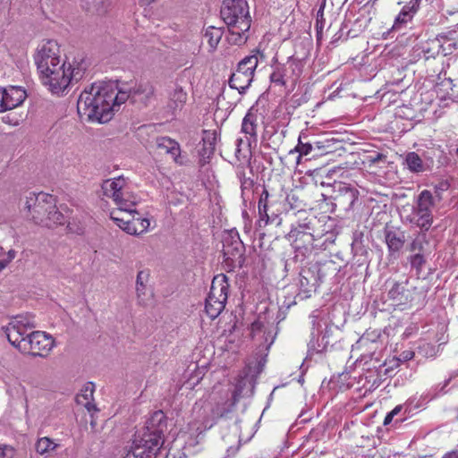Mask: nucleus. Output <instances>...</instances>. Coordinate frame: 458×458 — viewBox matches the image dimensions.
Returning <instances> with one entry per match:
<instances>
[{
  "label": "nucleus",
  "instance_id": "obj_10",
  "mask_svg": "<svg viewBox=\"0 0 458 458\" xmlns=\"http://www.w3.org/2000/svg\"><path fill=\"white\" fill-rule=\"evenodd\" d=\"M387 290V300L391 305L400 310H404L411 307L414 300L415 287L409 284L406 278L402 281L388 279L386 282Z\"/></svg>",
  "mask_w": 458,
  "mask_h": 458
},
{
  "label": "nucleus",
  "instance_id": "obj_11",
  "mask_svg": "<svg viewBox=\"0 0 458 458\" xmlns=\"http://www.w3.org/2000/svg\"><path fill=\"white\" fill-rule=\"evenodd\" d=\"M36 327V324L30 318L25 316H17L12 319L7 326L3 327L2 330L6 335L9 343L21 351V344L26 343L27 336Z\"/></svg>",
  "mask_w": 458,
  "mask_h": 458
},
{
  "label": "nucleus",
  "instance_id": "obj_5",
  "mask_svg": "<svg viewBox=\"0 0 458 458\" xmlns=\"http://www.w3.org/2000/svg\"><path fill=\"white\" fill-rule=\"evenodd\" d=\"M88 69L84 55H78L71 61L69 58L49 68L48 72L39 74L42 83L53 94H61L70 86L80 81Z\"/></svg>",
  "mask_w": 458,
  "mask_h": 458
},
{
  "label": "nucleus",
  "instance_id": "obj_49",
  "mask_svg": "<svg viewBox=\"0 0 458 458\" xmlns=\"http://www.w3.org/2000/svg\"><path fill=\"white\" fill-rule=\"evenodd\" d=\"M7 266L6 261L0 259V272Z\"/></svg>",
  "mask_w": 458,
  "mask_h": 458
},
{
  "label": "nucleus",
  "instance_id": "obj_25",
  "mask_svg": "<svg viewBox=\"0 0 458 458\" xmlns=\"http://www.w3.org/2000/svg\"><path fill=\"white\" fill-rule=\"evenodd\" d=\"M410 222L416 225L421 230L427 232L433 223V214L413 207L412 213L410 216Z\"/></svg>",
  "mask_w": 458,
  "mask_h": 458
},
{
  "label": "nucleus",
  "instance_id": "obj_6",
  "mask_svg": "<svg viewBox=\"0 0 458 458\" xmlns=\"http://www.w3.org/2000/svg\"><path fill=\"white\" fill-rule=\"evenodd\" d=\"M220 14L228 28V42L237 46L243 45L249 38L251 25L247 1L224 0Z\"/></svg>",
  "mask_w": 458,
  "mask_h": 458
},
{
  "label": "nucleus",
  "instance_id": "obj_39",
  "mask_svg": "<svg viewBox=\"0 0 458 458\" xmlns=\"http://www.w3.org/2000/svg\"><path fill=\"white\" fill-rule=\"evenodd\" d=\"M400 365L401 362L400 360L397 359V357H393L391 359L386 360L382 365V367L385 368L383 374L385 376H390L394 369L400 367Z\"/></svg>",
  "mask_w": 458,
  "mask_h": 458
},
{
  "label": "nucleus",
  "instance_id": "obj_37",
  "mask_svg": "<svg viewBox=\"0 0 458 458\" xmlns=\"http://www.w3.org/2000/svg\"><path fill=\"white\" fill-rule=\"evenodd\" d=\"M405 163L411 172L420 173L423 171V162L420 156L415 152H410L407 154Z\"/></svg>",
  "mask_w": 458,
  "mask_h": 458
},
{
  "label": "nucleus",
  "instance_id": "obj_3",
  "mask_svg": "<svg viewBox=\"0 0 458 458\" xmlns=\"http://www.w3.org/2000/svg\"><path fill=\"white\" fill-rule=\"evenodd\" d=\"M167 417L161 410L153 411L145 422L142 431L135 435L131 454L134 458H157L165 442Z\"/></svg>",
  "mask_w": 458,
  "mask_h": 458
},
{
  "label": "nucleus",
  "instance_id": "obj_23",
  "mask_svg": "<svg viewBox=\"0 0 458 458\" xmlns=\"http://www.w3.org/2000/svg\"><path fill=\"white\" fill-rule=\"evenodd\" d=\"M420 0H411L409 3H407L396 16L393 29L397 30L402 25L406 24L408 21H411L420 8Z\"/></svg>",
  "mask_w": 458,
  "mask_h": 458
},
{
  "label": "nucleus",
  "instance_id": "obj_2",
  "mask_svg": "<svg viewBox=\"0 0 458 458\" xmlns=\"http://www.w3.org/2000/svg\"><path fill=\"white\" fill-rule=\"evenodd\" d=\"M242 379L236 385L231 383L216 385L210 394L209 400L206 402H196L192 408V414L200 423L198 430L211 428L219 419L226 417L231 413L242 392Z\"/></svg>",
  "mask_w": 458,
  "mask_h": 458
},
{
  "label": "nucleus",
  "instance_id": "obj_31",
  "mask_svg": "<svg viewBox=\"0 0 458 458\" xmlns=\"http://www.w3.org/2000/svg\"><path fill=\"white\" fill-rule=\"evenodd\" d=\"M66 222L64 216L56 208L55 200L54 201V208H50L47 213V217L44 220L43 226L53 227L59 225H64Z\"/></svg>",
  "mask_w": 458,
  "mask_h": 458
},
{
  "label": "nucleus",
  "instance_id": "obj_40",
  "mask_svg": "<svg viewBox=\"0 0 458 458\" xmlns=\"http://www.w3.org/2000/svg\"><path fill=\"white\" fill-rule=\"evenodd\" d=\"M253 185H254V182L250 177L242 176L241 178V190H242V196L243 199L249 198V193L251 192Z\"/></svg>",
  "mask_w": 458,
  "mask_h": 458
},
{
  "label": "nucleus",
  "instance_id": "obj_22",
  "mask_svg": "<svg viewBox=\"0 0 458 458\" xmlns=\"http://www.w3.org/2000/svg\"><path fill=\"white\" fill-rule=\"evenodd\" d=\"M94 392L95 385L92 382H88L84 385L81 393L76 395V403L84 406L89 412L98 411L96 404L92 403Z\"/></svg>",
  "mask_w": 458,
  "mask_h": 458
},
{
  "label": "nucleus",
  "instance_id": "obj_26",
  "mask_svg": "<svg viewBox=\"0 0 458 458\" xmlns=\"http://www.w3.org/2000/svg\"><path fill=\"white\" fill-rule=\"evenodd\" d=\"M186 100L187 93L182 89V87H176L170 94L169 100L167 102V108L172 113H175L183 107Z\"/></svg>",
  "mask_w": 458,
  "mask_h": 458
},
{
  "label": "nucleus",
  "instance_id": "obj_24",
  "mask_svg": "<svg viewBox=\"0 0 458 458\" xmlns=\"http://www.w3.org/2000/svg\"><path fill=\"white\" fill-rule=\"evenodd\" d=\"M217 140V134L216 131L204 130L202 132L201 148L199 149V154L202 158H209L214 154L215 147Z\"/></svg>",
  "mask_w": 458,
  "mask_h": 458
},
{
  "label": "nucleus",
  "instance_id": "obj_48",
  "mask_svg": "<svg viewBox=\"0 0 458 458\" xmlns=\"http://www.w3.org/2000/svg\"><path fill=\"white\" fill-rule=\"evenodd\" d=\"M402 410V406H396L395 408H394L390 413H393V416L394 417L396 414H398L400 412V411Z\"/></svg>",
  "mask_w": 458,
  "mask_h": 458
},
{
  "label": "nucleus",
  "instance_id": "obj_41",
  "mask_svg": "<svg viewBox=\"0 0 458 458\" xmlns=\"http://www.w3.org/2000/svg\"><path fill=\"white\" fill-rule=\"evenodd\" d=\"M312 147H313V157L324 155L329 152L328 148L329 146L326 144V142L321 140H313L312 141Z\"/></svg>",
  "mask_w": 458,
  "mask_h": 458
},
{
  "label": "nucleus",
  "instance_id": "obj_42",
  "mask_svg": "<svg viewBox=\"0 0 458 458\" xmlns=\"http://www.w3.org/2000/svg\"><path fill=\"white\" fill-rule=\"evenodd\" d=\"M386 156L383 153H376L368 157V162L369 165L377 164L378 162H386Z\"/></svg>",
  "mask_w": 458,
  "mask_h": 458
},
{
  "label": "nucleus",
  "instance_id": "obj_43",
  "mask_svg": "<svg viewBox=\"0 0 458 458\" xmlns=\"http://www.w3.org/2000/svg\"><path fill=\"white\" fill-rule=\"evenodd\" d=\"M414 356H415V353L413 351L405 350L400 353V355H399V357H397V359L400 360L401 363H403V362L412 360L414 358Z\"/></svg>",
  "mask_w": 458,
  "mask_h": 458
},
{
  "label": "nucleus",
  "instance_id": "obj_28",
  "mask_svg": "<svg viewBox=\"0 0 458 458\" xmlns=\"http://www.w3.org/2000/svg\"><path fill=\"white\" fill-rule=\"evenodd\" d=\"M150 225V221L148 218L131 217L130 225L126 228V233L131 235H140L148 231Z\"/></svg>",
  "mask_w": 458,
  "mask_h": 458
},
{
  "label": "nucleus",
  "instance_id": "obj_34",
  "mask_svg": "<svg viewBox=\"0 0 458 458\" xmlns=\"http://www.w3.org/2000/svg\"><path fill=\"white\" fill-rule=\"evenodd\" d=\"M307 138L306 135H300L298 139V144L295 147L294 150L299 153L298 162H300V158L303 156L310 155L313 157V147L312 141H304Z\"/></svg>",
  "mask_w": 458,
  "mask_h": 458
},
{
  "label": "nucleus",
  "instance_id": "obj_12",
  "mask_svg": "<svg viewBox=\"0 0 458 458\" xmlns=\"http://www.w3.org/2000/svg\"><path fill=\"white\" fill-rule=\"evenodd\" d=\"M55 199L53 195L45 192H30L26 196L25 208L36 224L43 225L47 213L54 208Z\"/></svg>",
  "mask_w": 458,
  "mask_h": 458
},
{
  "label": "nucleus",
  "instance_id": "obj_46",
  "mask_svg": "<svg viewBox=\"0 0 458 458\" xmlns=\"http://www.w3.org/2000/svg\"><path fill=\"white\" fill-rule=\"evenodd\" d=\"M442 458H458V450H452L445 453Z\"/></svg>",
  "mask_w": 458,
  "mask_h": 458
},
{
  "label": "nucleus",
  "instance_id": "obj_52",
  "mask_svg": "<svg viewBox=\"0 0 458 458\" xmlns=\"http://www.w3.org/2000/svg\"><path fill=\"white\" fill-rule=\"evenodd\" d=\"M449 47H454V48H455V47H456V43H454V44H452V45L450 44V45H449Z\"/></svg>",
  "mask_w": 458,
  "mask_h": 458
},
{
  "label": "nucleus",
  "instance_id": "obj_18",
  "mask_svg": "<svg viewBox=\"0 0 458 458\" xmlns=\"http://www.w3.org/2000/svg\"><path fill=\"white\" fill-rule=\"evenodd\" d=\"M243 243L237 232L227 233L223 239V252L225 259L233 260L241 257L243 251Z\"/></svg>",
  "mask_w": 458,
  "mask_h": 458
},
{
  "label": "nucleus",
  "instance_id": "obj_8",
  "mask_svg": "<svg viewBox=\"0 0 458 458\" xmlns=\"http://www.w3.org/2000/svg\"><path fill=\"white\" fill-rule=\"evenodd\" d=\"M228 278L225 275H217L213 278L205 302V311L211 319L217 318L224 310L228 298Z\"/></svg>",
  "mask_w": 458,
  "mask_h": 458
},
{
  "label": "nucleus",
  "instance_id": "obj_54",
  "mask_svg": "<svg viewBox=\"0 0 458 458\" xmlns=\"http://www.w3.org/2000/svg\"><path fill=\"white\" fill-rule=\"evenodd\" d=\"M440 37H441L442 38H447V37H446V36H444V35H441Z\"/></svg>",
  "mask_w": 458,
  "mask_h": 458
},
{
  "label": "nucleus",
  "instance_id": "obj_55",
  "mask_svg": "<svg viewBox=\"0 0 458 458\" xmlns=\"http://www.w3.org/2000/svg\"><path fill=\"white\" fill-rule=\"evenodd\" d=\"M3 454V452H2V449L0 448V454Z\"/></svg>",
  "mask_w": 458,
  "mask_h": 458
},
{
  "label": "nucleus",
  "instance_id": "obj_16",
  "mask_svg": "<svg viewBox=\"0 0 458 458\" xmlns=\"http://www.w3.org/2000/svg\"><path fill=\"white\" fill-rule=\"evenodd\" d=\"M27 95L21 87H0V113L13 109L23 103Z\"/></svg>",
  "mask_w": 458,
  "mask_h": 458
},
{
  "label": "nucleus",
  "instance_id": "obj_29",
  "mask_svg": "<svg viewBox=\"0 0 458 458\" xmlns=\"http://www.w3.org/2000/svg\"><path fill=\"white\" fill-rule=\"evenodd\" d=\"M224 31L222 28H217L214 26H209L206 29L204 33V38L207 40L210 51H214L217 45L219 44L222 37H223Z\"/></svg>",
  "mask_w": 458,
  "mask_h": 458
},
{
  "label": "nucleus",
  "instance_id": "obj_47",
  "mask_svg": "<svg viewBox=\"0 0 458 458\" xmlns=\"http://www.w3.org/2000/svg\"><path fill=\"white\" fill-rule=\"evenodd\" d=\"M394 416H393V413H387V415L386 416L385 420H384V424L385 425H387L389 424L392 420H393Z\"/></svg>",
  "mask_w": 458,
  "mask_h": 458
},
{
  "label": "nucleus",
  "instance_id": "obj_50",
  "mask_svg": "<svg viewBox=\"0 0 458 458\" xmlns=\"http://www.w3.org/2000/svg\"><path fill=\"white\" fill-rule=\"evenodd\" d=\"M316 27H317V30H318L319 29L320 30L322 29V26L318 25V21H317Z\"/></svg>",
  "mask_w": 458,
  "mask_h": 458
},
{
  "label": "nucleus",
  "instance_id": "obj_15",
  "mask_svg": "<svg viewBox=\"0 0 458 458\" xmlns=\"http://www.w3.org/2000/svg\"><path fill=\"white\" fill-rule=\"evenodd\" d=\"M359 191L344 182H338L334 186L333 199L335 206L339 208L349 211L352 208L354 203L358 200Z\"/></svg>",
  "mask_w": 458,
  "mask_h": 458
},
{
  "label": "nucleus",
  "instance_id": "obj_32",
  "mask_svg": "<svg viewBox=\"0 0 458 458\" xmlns=\"http://www.w3.org/2000/svg\"><path fill=\"white\" fill-rule=\"evenodd\" d=\"M58 447L59 445L47 437H39L35 443V451L40 455L55 451Z\"/></svg>",
  "mask_w": 458,
  "mask_h": 458
},
{
  "label": "nucleus",
  "instance_id": "obj_38",
  "mask_svg": "<svg viewBox=\"0 0 458 458\" xmlns=\"http://www.w3.org/2000/svg\"><path fill=\"white\" fill-rule=\"evenodd\" d=\"M409 262L411 268L420 273L426 264L425 253H414L409 257Z\"/></svg>",
  "mask_w": 458,
  "mask_h": 458
},
{
  "label": "nucleus",
  "instance_id": "obj_27",
  "mask_svg": "<svg viewBox=\"0 0 458 458\" xmlns=\"http://www.w3.org/2000/svg\"><path fill=\"white\" fill-rule=\"evenodd\" d=\"M273 72H271L269 79L271 83L284 87L286 85L285 78H290L289 71L286 65L283 64H276L272 66Z\"/></svg>",
  "mask_w": 458,
  "mask_h": 458
},
{
  "label": "nucleus",
  "instance_id": "obj_30",
  "mask_svg": "<svg viewBox=\"0 0 458 458\" xmlns=\"http://www.w3.org/2000/svg\"><path fill=\"white\" fill-rule=\"evenodd\" d=\"M434 197L431 191L428 190L422 191L416 200L415 208L420 209L421 211H426L428 213H432V208L434 207Z\"/></svg>",
  "mask_w": 458,
  "mask_h": 458
},
{
  "label": "nucleus",
  "instance_id": "obj_36",
  "mask_svg": "<svg viewBox=\"0 0 458 458\" xmlns=\"http://www.w3.org/2000/svg\"><path fill=\"white\" fill-rule=\"evenodd\" d=\"M428 244L427 234L419 233L411 242L409 250L415 253H425L426 246Z\"/></svg>",
  "mask_w": 458,
  "mask_h": 458
},
{
  "label": "nucleus",
  "instance_id": "obj_4",
  "mask_svg": "<svg viewBox=\"0 0 458 458\" xmlns=\"http://www.w3.org/2000/svg\"><path fill=\"white\" fill-rule=\"evenodd\" d=\"M101 189L103 195L112 199L117 206L116 209L110 212V218L125 232L131 217L135 216L133 213H137L134 209L138 201L137 196L129 190L123 176L104 181Z\"/></svg>",
  "mask_w": 458,
  "mask_h": 458
},
{
  "label": "nucleus",
  "instance_id": "obj_19",
  "mask_svg": "<svg viewBox=\"0 0 458 458\" xmlns=\"http://www.w3.org/2000/svg\"><path fill=\"white\" fill-rule=\"evenodd\" d=\"M149 272L141 270L138 273L136 278V295L139 305L146 306L152 298L151 289L148 287Z\"/></svg>",
  "mask_w": 458,
  "mask_h": 458
},
{
  "label": "nucleus",
  "instance_id": "obj_17",
  "mask_svg": "<svg viewBox=\"0 0 458 458\" xmlns=\"http://www.w3.org/2000/svg\"><path fill=\"white\" fill-rule=\"evenodd\" d=\"M306 229V225H299L298 226L292 228L285 236L296 250H307L313 244V234L307 232Z\"/></svg>",
  "mask_w": 458,
  "mask_h": 458
},
{
  "label": "nucleus",
  "instance_id": "obj_56",
  "mask_svg": "<svg viewBox=\"0 0 458 458\" xmlns=\"http://www.w3.org/2000/svg\"><path fill=\"white\" fill-rule=\"evenodd\" d=\"M456 155L458 156V148L456 149Z\"/></svg>",
  "mask_w": 458,
  "mask_h": 458
},
{
  "label": "nucleus",
  "instance_id": "obj_7",
  "mask_svg": "<svg viewBox=\"0 0 458 458\" xmlns=\"http://www.w3.org/2000/svg\"><path fill=\"white\" fill-rule=\"evenodd\" d=\"M265 55L259 50H255L251 55L244 57L238 64L237 70L229 79V86L242 94L250 86L255 70L259 59H264Z\"/></svg>",
  "mask_w": 458,
  "mask_h": 458
},
{
  "label": "nucleus",
  "instance_id": "obj_9",
  "mask_svg": "<svg viewBox=\"0 0 458 458\" xmlns=\"http://www.w3.org/2000/svg\"><path fill=\"white\" fill-rule=\"evenodd\" d=\"M258 110L251 107L242 122L241 131L245 135L244 139L239 138L236 140L235 154L238 157L240 156L246 157L247 155L251 154V145H256L258 140Z\"/></svg>",
  "mask_w": 458,
  "mask_h": 458
},
{
  "label": "nucleus",
  "instance_id": "obj_51",
  "mask_svg": "<svg viewBox=\"0 0 458 458\" xmlns=\"http://www.w3.org/2000/svg\"><path fill=\"white\" fill-rule=\"evenodd\" d=\"M316 27H317V30H318L319 29L320 30L322 29V26L318 25V21H317Z\"/></svg>",
  "mask_w": 458,
  "mask_h": 458
},
{
  "label": "nucleus",
  "instance_id": "obj_21",
  "mask_svg": "<svg viewBox=\"0 0 458 458\" xmlns=\"http://www.w3.org/2000/svg\"><path fill=\"white\" fill-rule=\"evenodd\" d=\"M268 191L264 189L258 205L259 218L257 221V226L259 228L267 226L269 223L273 222L277 217L276 215L268 214Z\"/></svg>",
  "mask_w": 458,
  "mask_h": 458
},
{
  "label": "nucleus",
  "instance_id": "obj_1",
  "mask_svg": "<svg viewBox=\"0 0 458 458\" xmlns=\"http://www.w3.org/2000/svg\"><path fill=\"white\" fill-rule=\"evenodd\" d=\"M154 93L155 88L149 82L121 89L112 82L93 83L81 93L77 110L81 118L104 123L112 118L116 108L129 98L139 97L141 100H148Z\"/></svg>",
  "mask_w": 458,
  "mask_h": 458
},
{
  "label": "nucleus",
  "instance_id": "obj_20",
  "mask_svg": "<svg viewBox=\"0 0 458 458\" xmlns=\"http://www.w3.org/2000/svg\"><path fill=\"white\" fill-rule=\"evenodd\" d=\"M157 148L163 153L169 154L176 164L183 165L184 160L181 157L180 145L169 137H159L157 139Z\"/></svg>",
  "mask_w": 458,
  "mask_h": 458
},
{
  "label": "nucleus",
  "instance_id": "obj_35",
  "mask_svg": "<svg viewBox=\"0 0 458 458\" xmlns=\"http://www.w3.org/2000/svg\"><path fill=\"white\" fill-rule=\"evenodd\" d=\"M284 65L288 68L290 78L293 81L297 80L301 76L303 68V64L301 60L291 56Z\"/></svg>",
  "mask_w": 458,
  "mask_h": 458
},
{
  "label": "nucleus",
  "instance_id": "obj_13",
  "mask_svg": "<svg viewBox=\"0 0 458 458\" xmlns=\"http://www.w3.org/2000/svg\"><path fill=\"white\" fill-rule=\"evenodd\" d=\"M34 61L39 74L48 72L49 68L59 64L62 61L58 43L53 39L42 42L37 48Z\"/></svg>",
  "mask_w": 458,
  "mask_h": 458
},
{
  "label": "nucleus",
  "instance_id": "obj_53",
  "mask_svg": "<svg viewBox=\"0 0 458 458\" xmlns=\"http://www.w3.org/2000/svg\"><path fill=\"white\" fill-rule=\"evenodd\" d=\"M398 458H408L406 455H399Z\"/></svg>",
  "mask_w": 458,
  "mask_h": 458
},
{
  "label": "nucleus",
  "instance_id": "obj_45",
  "mask_svg": "<svg viewBox=\"0 0 458 458\" xmlns=\"http://www.w3.org/2000/svg\"><path fill=\"white\" fill-rule=\"evenodd\" d=\"M16 257V251L14 250H10L6 254V259L4 260L6 261V264L8 265L13 259H14Z\"/></svg>",
  "mask_w": 458,
  "mask_h": 458
},
{
  "label": "nucleus",
  "instance_id": "obj_33",
  "mask_svg": "<svg viewBox=\"0 0 458 458\" xmlns=\"http://www.w3.org/2000/svg\"><path fill=\"white\" fill-rule=\"evenodd\" d=\"M386 242L390 252H397L404 244V236L397 234L395 232L388 231L386 233Z\"/></svg>",
  "mask_w": 458,
  "mask_h": 458
},
{
  "label": "nucleus",
  "instance_id": "obj_44",
  "mask_svg": "<svg viewBox=\"0 0 458 458\" xmlns=\"http://www.w3.org/2000/svg\"><path fill=\"white\" fill-rule=\"evenodd\" d=\"M263 323L257 320V321H254L251 326H250V332H251V335L252 336L254 337L256 334H258L259 332H261L262 329H263Z\"/></svg>",
  "mask_w": 458,
  "mask_h": 458
},
{
  "label": "nucleus",
  "instance_id": "obj_14",
  "mask_svg": "<svg viewBox=\"0 0 458 458\" xmlns=\"http://www.w3.org/2000/svg\"><path fill=\"white\" fill-rule=\"evenodd\" d=\"M55 341L53 337L43 331L30 332V336H27L26 343L21 345L22 353H27L32 356L46 357L54 347Z\"/></svg>",
  "mask_w": 458,
  "mask_h": 458
}]
</instances>
